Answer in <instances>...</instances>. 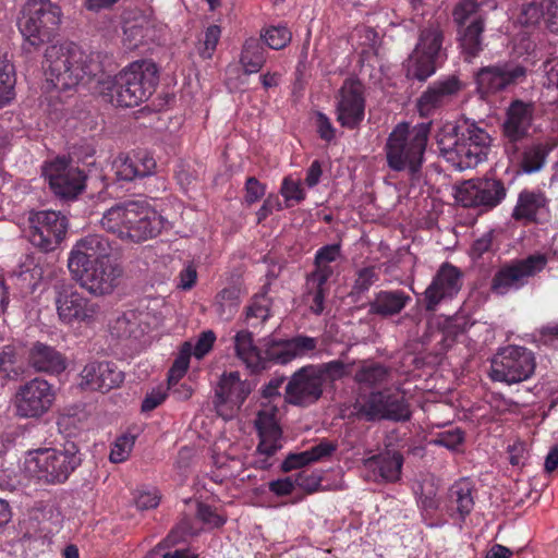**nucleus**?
Returning a JSON list of instances; mask_svg holds the SVG:
<instances>
[{"mask_svg":"<svg viewBox=\"0 0 558 558\" xmlns=\"http://www.w3.org/2000/svg\"><path fill=\"white\" fill-rule=\"evenodd\" d=\"M486 22L481 17L476 21H471L468 25L460 27L459 41L463 58L465 61L471 62L484 49V31Z\"/></svg>","mask_w":558,"mask_h":558,"instance_id":"obj_32","label":"nucleus"},{"mask_svg":"<svg viewBox=\"0 0 558 558\" xmlns=\"http://www.w3.org/2000/svg\"><path fill=\"white\" fill-rule=\"evenodd\" d=\"M403 456L398 451H385L363 461L365 478L375 482L395 483L401 477Z\"/></svg>","mask_w":558,"mask_h":558,"instance_id":"obj_26","label":"nucleus"},{"mask_svg":"<svg viewBox=\"0 0 558 558\" xmlns=\"http://www.w3.org/2000/svg\"><path fill=\"white\" fill-rule=\"evenodd\" d=\"M264 45L279 50L291 41V32L286 26H271L262 35Z\"/></svg>","mask_w":558,"mask_h":558,"instance_id":"obj_51","label":"nucleus"},{"mask_svg":"<svg viewBox=\"0 0 558 558\" xmlns=\"http://www.w3.org/2000/svg\"><path fill=\"white\" fill-rule=\"evenodd\" d=\"M435 140L439 154L459 170L475 168L486 160L492 144L488 132L468 118L444 124Z\"/></svg>","mask_w":558,"mask_h":558,"instance_id":"obj_2","label":"nucleus"},{"mask_svg":"<svg viewBox=\"0 0 558 558\" xmlns=\"http://www.w3.org/2000/svg\"><path fill=\"white\" fill-rule=\"evenodd\" d=\"M507 196V187L497 178H476L462 182L456 190V201L463 207L492 210Z\"/></svg>","mask_w":558,"mask_h":558,"instance_id":"obj_12","label":"nucleus"},{"mask_svg":"<svg viewBox=\"0 0 558 558\" xmlns=\"http://www.w3.org/2000/svg\"><path fill=\"white\" fill-rule=\"evenodd\" d=\"M266 59V49L262 39L251 37L245 40L240 56V63L245 74L259 72Z\"/></svg>","mask_w":558,"mask_h":558,"instance_id":"obj_38","label":"nucleus"},{"mask_svg":"<svg viewBox=\"0 0 558 558\" xmlns=\"http://www.w3.org/2000/svg\"><path fill=\"white\" fill-rule=\"evenodd\" d=\"M463 84L456 76H448L430 84L416 99V110L422 118H429L449 105L462 89Z\"/></svg>","mask_w":558,"mask_h":558,"instance_id":"obj_20","label":"nucleus"},{"mask_svg":"<svg viewBox=\"0 0 558 558\" xmlns=\"http://www.w3.org/2000/svg\"><path fill=\"white\" fill-rule=\"evenodd\" d=\"M390 369L377 362H364L354 375V380L360 385L374 387L388 381Z\"/></svg>","mask_w":558,"mask_h":558,"instance_id":"obj_42","label":"nucleus"},{"mask_svg":"<svg viewBox=\"0 0 558 558\" xmlns=\"http://www.w3.org/2000/svg\"><path fill=\"white\" fill-rule=\"evenodd\" d=\"M533 105L515 100L508 109L507 120L504 123V133L511 142L523 138L531 126Z\"/></svg>","mask_w":558,"mask_h":558,"instance_id":"obj_29","label":"nucleus"},{"mask_svg":"<svg viewBox=\"0 0 558 558\" xmlns=\"http://www.w3.org/2000/svg\"><path fill=\"white\" fill-rule=\"evenodd\" d=\"M250 392V384L241 380L238 372L223 374L215 392L217 413L225 418H232Z\"/></svg>","mask_w":558,"mask_h":558,"instance_id":"obj_19","label":"nucleus"},{"mask_svg":"<svg viewBox=\"0 0 558 558\" xmlns=\"http://www.w3.org/2000/svg\"><path fill=\"white\" fill-rule=\"evenodd\" d=\"M56 305L59 318L65 324L90 323L100 313V307L96 302L72 290L59 292Z\"/></svg>","mask_w":558,"mask_h":558,"instance_id":"obj_21","label":"nucleus"},{"mask_svg":"<svg viewBox=\"0 0 558 558\" xmlns=\"http://www.w3.org/2000/svg\"><path fill=\"white\" fill-rule=\"evenodd\" d=\"M460 288V270L449 263L442 264L424 292L426 311H436V307L444 299L452 298L459 292Z\"/></svg>","mask_w":558,"mask_h":558,"instance_id":"obj_22","label":"nucleus"},{"mask_svg":"<svg viewBox=\"0 0 558 558\" xmlns=\"http://www.w3.org/2000/svg\"><path fill=\"white\" fill-rule=\"evenodd\" d=\"M80 387L107 392L118 387L124 378L123 372L112 362H89L82 369Z\"/></svg>","mask_w":558,"mask_h":558,"instance_id":"obj_23","label":"nucleus"},{"mask_svg":"<svg viewBox=\"0 0 558 558\" xmlns=\"http://www.w3.org/2000/svg\"><path fill=\"white\" fill-rule=\"evenodd\" d=\"M529 69L515 61H502L481 68L475 75L483 95H495L526 81Z\"/></svg>","mask_w":558,"mask_h":558,"instance_id":"obj_14","label":"nucleus"},{"mask_svg":"<svg viewBox=\"0 0 558 558\" xmlns=\"http://www.w3.org/2000/svg\"><path fill=\"white\" fill-rule=\"evenodd\" d=\"M241 303V290L236 286L222 289L215 299V308L219 317L230 320L239 311Z\"/></svg>","mask_w":558,"mask_h":558,"instance_id":"obj_41","label":"nucleus"},{"mask_svg":"<svg viewBox=\"0 0 558 558\" xmlns=\"http://www.w3.org/2000/svg\"><path fill=\"white\" fill-rule=\"evenodd\" d=\"M150 32L149 22L145 17L128 21L123 26V46L134 50L141 46Z\"/></svg>","mask_w":558,"mask_h":558,"instance_id":"obj_43","label":"nucleus"},{"mask_svg":"<svg viewBox=\"0 0 558 558\" xmlns=\"http://www.w3.org/2000/svg\"><path fill=\"white\" fill-rule=\"evenodd\" d=\"M543 70L545 73L543 86L558 89V57L546 61L543 64Z\"/></svg>","mask_w":558,"mask_h":558,"instance_id":"obj_64","label":"nucleus"},{"mask_svg":"<svg viewBox=\"0 0 558 558\" xmlns=\"http://www.w3.org/2000/svg\"><path fill=\"white\" fill-rule=\"evenodd\" d=\"M411 301L403 290H380L368 304V313L380 317L400 314Z\"/></svg>","mask_w":558,"mask_h":558,"instance_id":"obj_30","label":"nucleus"},{"mask_svg":"<svg viewBox=\"0 0 558 558\" xmlns=\"http://www.w3.org/2000/svg\"><path fill=\"white\" fill-rule=\"evenodd\" d=\"M439 60L413 50L403 62V70L408 80L425 82L435 74Z\"/></svg>","mask_w":558,"mask_h":558,"instance_id":"obj_35","label":"nucleus"},{"mask_svg":"<svg viewBox=\"0 0 558 558\" xmlns=\"http://www.w3.org/2000/svg\"><path fill=\"white\" fill-rule=\"evenodd\" d=\"M551 150V147L545 143H536L526 147L522 154L520 167L525 173H533L539 171L546 158Z\"/></svg>","mask_w":558,"mask_h":558,"instance_id":"obj_44","label":"nucleus"},{"mask_svg":"<svg viewBox=\"0 0 558 558\" xmlns=\"http://www.w3.org/2000/svg\"><path fill=\"white\" fill-rule=\"evenodd\" d=\"M157 162L155 158L145 151L132 156L119 154L112 161V170L117 181L132 182L155 174Z\"/></svg>","mask_w":558,"mask_h":558,"instance_id":"obj_24","label":"nucleus"},{"mask_svg":"<svg viewBox=\"0 0 558 558\" xmlns=\"http://www.w3.org/2000/svg\"><path fill=\"white\" fill-rule=\"evenodd\" d=\"M379 280V268L377 266H367L356 271V277L352 287L354 293L361 294Z\"/></svg>","mask_w":558,"mask_h":558,"instance_id":"obj_53","label":"nucleus"},{"mask_svg":"<svg viewBox=\"0 0 558 558\" xmlns=\"http://www.w3.org/2000/svg\"><path fill=\"white\" fill-rule=\"evenodd\" d=\"M473 494L474 484L469 478L454 482L448 493L450 515L458 514L461 521H464L474 508Z\"/></svg>","mask_w":558,"mask_h":558,"instance_id":"obj_31","label":"nucleus"},{"mask_svg":"<svg viewBox=\"0 0 558 558\" xmlns=\"http://www.w3.org/2000/svg\"><path fill=\"white\" fill-rule=\"evenodd\" d=\"M340 257V244H329L320 247L315 254V269L310 274V276H313V282H327L333 274L330 264Z\"/></svg>","mask_w":558,"mask_h":558,"instance_id":"obj_37","label":"nucleus"},{"mask_svg":"<svg viewBox=\"0 0 558 558\" xmlns=\"http://www.w3.org/2000/svg\"><path fill=\"white\" fill-rule=\"evenodd\" d=\"M44 174L50 189L61 198H76L85 189L84 172L78 167L72 166L65 157H58L46 165Z\"/></svg>","mask_w":558,"mask_h":558,"instance_id":"obj_17","label":"nucleus"},{"mask_svg":"<svg viewBox=\"0 0 558 558\" xmlns=\"http://www.w3.org/2000/svg\"><path fill=\"white\" fill-rule=\"evenodd\" d=\"M439 481L433 474H422L414 487L420 508L426 512L434 511L439 506L437 498Z\"/></svg>","mask_w":558,"mask_h":558,"instance_id":"obj_39","label":"nucleus"},{"mask_svg":"<svg viewBox=\"0 0 558 558\" xmlns=\"http://www.w3.org/2000/svg\"><path fill=\"white\" fill-rule=\"evenodd\" d=\"M548 263L546 254L536 253L525 258L505 263L494 274L490 291L496 295H506L518 291L529 283V280L542 272Z\"/></svg>","mask_w":558,"mask_h":558,"instance_id":"obj_11","label":"nucleus"},{"mask_svg":"<svg viewBox=\"0 0 558 558\" xmlns=\"http://www.w3.org/2000/svg\"><path fill=\"white\" fill-rule=\"evenodd\" d=\"M112 242L98 233L87 234L73 245L68 268L80 286L94 295L110 294L123 276V268L112 258Z\"/></svg>","mask_w":558,"mask_h":558,"instance_id":"obj_1","label":"nucleus"},{"mask_svg":"<svg viewBox=\"0 0 558 558\" xmlns=\"http://www.w3.org/2000/svg\"><path fill=\"white\" fill-rule=\"evenodd\" d=\"M221 29L218 25L207 27L204 39L198 47V52L203 59H210L219 41Z\"/></svg>","mask_w":558,"mask_h":558,"instance_id":"obj_56","label":"nucleus"},{"mask_svg":"<svg viewBox=\"0 0 558 558\" xmlns=\"http://www.w3.org/2000/svg\"><path fill=\"white\" fill-rule=\"evenodd\" d=\"M444 31L438 22H429L422 27L418 33V39L413 50L441 60L445 56Z\"/></svg>","mask_w":558,"mask_h":558,"instance_id":"obj_33","label":"nucleus"},{"mask_svg":"<svg viewBox=\"0 0 558 558\" xmlns=\"http://www.w3.org/2000/svg\"><path fill=\"white\" fill-rule=\"evenodd\" d=\"M541 20H545L547 22V13L545 12L543 0L532 1L523 7L521 14L522 23L526 25H535L539 23Z\"/></svg>","mask_w":558,"mask_h":558,"instance_id":"obj_57","label":"nucleus"},{"mask_svg":"<svg viewBox=\"0 0 558 558\" xmlns=\"http://www.w3.org/2000/svg\"><path fill=\"white\" fill-rule=\"evenodd\" d=\"M269 300L265 295H256L246 308V318H259L262 322L269 317Z\"/></svg>","mask_w":558,"mask_h":558,"instance_id":"obj_61","label":"nucleus"},{"mask_svg":"<svg viewBox=\"0 0 558 558\" xmlns=\"http://www.w3.org/2000/svg\"><path fill=\"white\" fill-rule=\"evenodd\" d=\"M82 461L78 446L69 441L61 448L45 447L29 450L24 460V472L39 485H62Z\"/></svg>","mask_w":558,"mask_h":558,"instance_id":"obj_5","label":"nucleus"},{"mask_svg":"<svg viewBox=\"0 0 558 558\" xmlns=\"http://www.w3.org/2000/svg\"><path fill=\"white\" fill-rule=\"evenodd\" d=\"M215 341L216 335L213 330L203 331L198 336L196 343L192 344V355L198 360L203 359L213 349Z\"/></svg>","mask_w":558,"mask_h":558,"instance_id":"obj_62","label":"nucleus"},{"mask_svg":"<svg viewBox=\"0 0 558 558\" xmlns=\"http://www.w3.org/2000/svg\"><path fill=\"white\" fill-rule=\"evenodd\" d=\"M295 486L304 489L307 493L316 492L322 483V476L314 471H301L293 475Z\"/></svg>","mask_w":558,"mask_h":558,"instance_id":"obj_58","label":"nucleus"},{"mask_svg":"<svg viewBox=\"0 0 558 558\" xmlns=\"http://www.w3.org/2000/svg\"><path fill=\"white\" fill-rule=\"evenodd\" d=\"M337 121L341 126L357 128L365 114L364 85L356 77H348L336 95Z\"/></svg>","mask_w":558,"mask_h":558,"instance_id":"obj_16","label":"nucleus"},{"mask_svg":"<svg viewBox=\"0 0 558 558\" xmlns=\"http://www.w3.org/2000/svg\"><path fill=\"white\" fill-rule=\"evenodd\" d=\"M158 70L154 62H132L112 80L101 83V95L120 107H135L147 100L158 84Z\"/></svg>","mask_w":558,"mask_h":558,"instance_id":"obj_4","label":"nucleus"},{"mask_svg":"<svg viewBox=\"0 0 558 558\" xmlns=\"http://www.w3.org/2000/svg\"><path fill=\"white\" fill-rule=\"evenodd\" d=\"M536 367L534 353L520 345H507L498 349L490 361L489 376L493 381L507 385L530 379Z\"/></svg>","mask_w":558,"mask_h":558,"instance_id":"obj_9","label":"nucleus"},{"mask_svg":"<svg viewBox=\"0 0 558 558\" xmlns=\"http://www.w3.org/2000/svg\"><path fill=\"white\" fill-rule=\"evenodd\" d=\"M234 349L236 356L246 365L252 373L264 371L262 350L254 343L253 333L248 330H241L234 336Z\"/></svg>","mask_w":558,"mask_h":558,"instance_id":"obj_34","label":"nucleus"},{"mask_svg":"<svg viewBox=\"0 0 558 558\" xmlns=\"http://www.w3.org/2000/svg\"><path fill=\"white\" fill-rule=\"evenodd\" d=\"M135 444V436L123 434L119 436L112 445L109 460L112 463H121L129 459Z\"/></svg>","mask_w":558,"mask_h":558,"instance_id":"obj_50","label":"nucleus"},{"mask_svg":"<svg viewBox=\"0 0 558 558\" xmlns=\"http://www.w3.org/2000/svg\"><path fill=\"white\" fill-rule=\"evenodd\" d=\"M165 218L149 206L135 202L117 204L106 210L100 226L123 241L141 243L157 236Z\"/></svg>","mask_w":558,"mask_h":558,"instance_id":"obj_3","label":"nucleus"},{"mask_svg":"<svg viewBox=\"0 0 558 558\" xmlns=\"http://www.w3.org/2000/svg\"><path fill=\"white\" fill-rule=\"evenodd\" d=\"M195 531L192 526L190 518L184 517L181 521L170 531L168 536L159 544L161 546H175L185 541L186 536L194 535Z\"/></svg>","mask_w":558,"mask_h":558,"instance_id":"obj_52","label":"nucleus"},{"mask_svg":"<svg viewBox=\"0 0 558 558\" xmlns=\"http://www.w3.org/2000/svg\"><path fill=\"white\" fill-rule=\"evenodd\" d=\"M276 405H266L257 412L255 426L259 436L257 453L272 457L281 448V428L277 422Z\"/></svg>","mask_w":558,"mask_h":558,"instance_id":"obj_25","label":"nucleus"},{"mask_svg":"<svg viewBox=\"0 0 558 558\" xmlns=\"http://www.w3.org/2000/svg\"><path fill=\"white\" fill-rule=\"evenodd\" d=\"M280 193L286 201V206L290 207L292 204H299L305 198V191L301 186V182L287 177L282 181Z\"/></svg>","mask_w":558,"mask_h":558,"instance_id":"obj_55","label":"nucleus"},{"mask_svg":"<svg viewBox=\"0 0 558 558\" xmlns=\"http://www.w3.org/2000/svg\"><path fill=\"white\" fill-rule=\"evenodd\" d=\"M25 374L19 350L11 344L4 345L0 351V375L3 379L17 380Z\"/></svg>","mask_w":558,"mask_h":558,"instance_id":"obj_40","label":"nucleus"},{"mask_svg":"<svg viewBox=\"0 0 558 558\" xmlns=\"http://www.w3.org/2000/svg\"><path fill=\"white\" fill-rule=\"evenodd\" d=\"M452 17L454 23L462 27L471 21H476L477 17L486 22L487 14L482 10V3L476 0H459L452 10Z\"/></svg>","mask_w":558,"mask_h":558,"instance_id":"obj_45","label":"nucleus"},{"mask_svg":"<svg viewBox=\"0 0 558 558\" xmlns=\"http://www.w3.org/2000/svg\"><path fill=\"white\" fill-rule=\"evenodd\" d=\"M313 367L315 368L323 387L325 384L335 383L348 375V366L340 360L313 365Z\"/></svg>","mask_w":558,"mask_h":558,"instance_id":"obj_48","label":"nucleus"},{"mask_svg":"<svg viewBox=\"0 0 558 558\" xmlns=\"http://www.w3.org/2000/svg\"><path fill=\"white\" fill-rule=\"evenodd\" d=\"M29 241L43 252H52L64 240L68 219L60 211L41 210L29 217Z\"/></svg>","mask_w":558,"mask_h":558,"instance_id":"obj_15","label":"nucleus"},{"mask_svg":"<svg viewBox=\"0 0 558 558\" xmlns=\"http://www.w3.org/2000/svg\"><path fill=\"white\" fill-rule=\"evenodd\" d=\"M288 347L293 354V359L302 356L311 351H314L317 347V340L307 336H296L288 339Z\"/></svg>","mask_w":558,"mask_h":558,"instance_id":"obj_59","label":"nucleus"},{"mask_svg":"<svg viewBox=\"0 0 558 558\" xmlns=\"http://www.w3.org/2000/svg\"><path fill=\"white\" fill-rule=\"evenodd\" d=\"M15 82L14 65L7 59H0V108L14 98Z\"/></svg>","mask_w":558,"mask_h":558,"instance_id":"obj_47","label":"nucleus"},{"mask_svg":"<svg viewBox=\"0 0 558 558\" xmlns=\"http://www.w3.org/2000/svg\"><path fill=\"white\" fill-rule=\"evenodd\" d=\"M166 397L167 390L163 387H157L153 389L145 396L141 407L142 411L150 412L155 410L166 400Z\"/></svg>","mask_w":558,"mask_h":558,"instance_id":"obj_63","label":"nucleus"},{"mask_svg":"<svg viewBox=\"0 0 558 558\" xmlns=\"http://www.w3.org/2000/svg\"><path fill=\"white\" fill-rule=\"evenodd\" d=\"M324 388L313 365L294 372L284 388V402L294 407L307 408L323 396Z\"/></svg>","mask_w":558,"mask_h":558,"instance_id":"obj_18","label":"nucleus"},{"mask_svg":"<svg viewBox=\"0 0 558 558\" xmlns=\"http://www.w3.org/2000/svg\"><path fill=\"white\" fill-rule=\"evenodd\" d=\"M94 64L74 43L51 45L45 52V73L47 82L56 89L68 90L80 83L89 81L94 73Z\"/></svg>","mask_w":558,"mask_h":558,"instance_id":"obj_7","label":"nucleus"},{"mask_svg":"<svg viewBox=\"0 0 558 558\" xmlns=\"http://www.w3.org/2000/svg\"><path fill=\"white\" fill-rule=\"evenodd\" d=\"M354 409L359 417L368 422L379 420L405 422L411 417L410 405L404 393L392 389L368 393L355 402Z\"/></svg>","mask_w":558,"mask_h":558,"instance_id":"obj_10","label":"nucleus"},{"mask_svg":"<svg viewBox=\"0 0 558 558\" xmlns=\"http://www.w3.org/2000/svg\"><path fill=\"white\" fill-rule=\"evenodd\" d=\"M439 60L413 50L403 62V70L408 80L425 82L435 74Z\"/></svg>","mask_w":558,"mask_h":558,"instance_id":"obj_36","label":"nucleus"},{"mask_svg":"<svg viewBox=\"0 0 558 558\" xmlns=\"http://www.w3.org/2000/svg\"><path fill=\"white\" fill-rule=\"evenodd\" d=\"M263 347L264 352L262 359L264 360V369L267 368L268 362L284 365L293 360V354L288 347V339H265Z\"/></svg>","mask_w":558,"mask_h":558,"instance_id":"obj_46","label":"nucleus"},{"mask_svg":"<svg viewBox=\"0 0 558 558\" xmlns=\"http://www.w3.org/2000/svg\"><path fill=\"white\" fill-rule=\"evenodd\" d=\"M56 399L53 386L44 378H33L21 385L14 397L15 414L23 418H39L52 407Z\"/></svg>","mask_w":558,"mask_h":558,"instance_id":"obj_13","label":"nucleus"},{"mask_svg":"<svg viewBox=\"0 0 558 558\" xmlns=\"http://www.w3.org/2000/svg\"><path fill=\"white\" fill-rule=\"evenodd\" d=\"M61 9L50 0H28L19 20L23 51L32 53L50 41L61 23Z\"/></svg>","mask_w":558,"mask_h":558,"instance_id":"obj_8","label":"nucleus"},{"mask_svg":"<svg viewBox=\"0 0 558 558\" xmlns=\"http://www.w3.org/2000/svg\"><path fill=\"white\" fill-rule=\"evenodd\" d=\"M28 365L38 373L60 374L66 368L65 356L53 347L35 342L28 351Z\"/></svg>","mask_w":558,"mask_h":558,"instance_id":"obj_28","label":"nucleus"},{"mask_svg":"<svg viewBox=\"0 0 558 558\" xmlns=\"http://www.w3.org/2000/svg\"><path fill=\"white\" fill-rule=\"evenodd\" d=\"M548 199L541 191L523 190L519 193L511 217L525 223H541L548 217Z\"/></svg>","mask_w":558,"mask_h":558,"instance_id":"obj_27","label":"nucleus"},{"mask_svg":"<svg viewBox=\"0 0 558 558\" xmlns=\"http://www.w3.org/2000/svg\"><path fill=\"white\" fill-rule=\"evenodd\" d=\"M306 291L312 296L311 311L319 315L324 311V301L327 292L326 282H313V276H307Z\"/></svg>","mask_w":558,"mask_h":558,"instance_id":"obj_54","label":"nucleus"},{"mask_svg":"<svg viewBox=\"0 0 558 558\" xmlns=\"http://www.w3.org/2000/svg\"><path fill=\"white\" fill-rule=\"evenodd\" d=\"M430 122L414 126L402 122L389 134L386 145V160L393 171H408L412 179L420 173L426 150Z\"/></svg>","mask_w":558,"mask_h":558,"instance_id":"obj_6","label":"nucleus"},{"mask_svg":"<svg viewBox=\"0 0 558 558\" xmlns=\"http://www.w3.org/2000/svg\"><path fill=\"white\" fill-rule=\"evenodd\" d=\"M244 191V203L251 206L264 197L266 185L260 183L255 177H248L245 182Z\"/></svg>","mask_w":558,"mask_h":558,"instance_id":"obj_60","label":"nucleus"},{"mask_svg":"<svg viewBox=\"0 0 558 558\" xmlns=\"http://www.w3.org/2000/svg\"><path fill=\"white\" fill-rule=\"evenodd\" d=\"M192 355V343L190 341H185L178 356L175 357L171 368L168 374V385L171 386L177 384L187 372L190 365V359Z\"/></svg>","mask_w":558,"mask_h":558,"instance_id":"obj_49","label":"nucleus"}]
</instances>
